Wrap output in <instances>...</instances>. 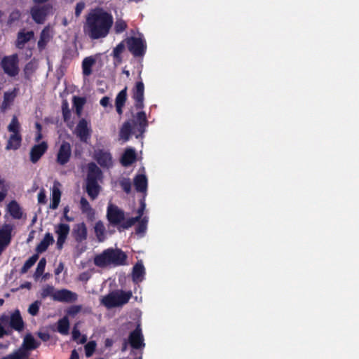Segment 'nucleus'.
I'll list each match as a JSON object with an SVG mask.
<instances>
[{"label": "nucleus", "instance_id": "c85d7f7f", "mask_svg": "<svg viewBox=\"0 0 359 359\" xmlns=\"http://www.w3.org/2000/svg\"><path fill=\"white\" fill-rule=\"evenodd\" d=\"M41 345L40 341H36L31 333L27 334L23 339L22 346L28 350H35Z\"/></svg>", "mask_w": 359, "mask_h": 359}, {"label": "nucleus", "instance_id": "a18cd8bd", "mask_svg": "<svg viewBox=\"0 0 359 359\" xmlns=\"http://www.w3.org/2000/svg\"><path fill=\"white\" fill-rule=\"evenodd\" d=\"M96 348V342L95 341H90L88 342L85 346V353L87 358L90 357L95 352Z\"/></svg>", "mask_w": 359, "mask_h": 359}, {"label": "nucleus", "instance_id": "a211bd4d", "mask_svg": "<svg viewBox=\"0 0 359 359\" xmlns=\"http://www.w3.org/2000/svg\"><path fill=\"white\" fill-rule=\"evenodd\" d=\"M72 236L76 242L80 243L87 239L88 231L84 222L76 224L72 230Z\"/></svg>", "mask_w": 359, "mask_h": 359}, {"label": "nucleus", "instance_id": "3c124183", "mask_svg": "<svg viewBox=\"0 0 359 359\" xmlns=\"http://www.w3.org/2000/svg\"><path fill=\"white\" fill-rule=\"evenodd\" d=\"M120 186L122 189L126 193L130 194L131 191V182L129 178H123L120 181Z\"/></svg>", "mask_w": 359, "mask_h": 359}, {"label": "nucleus", "instance_id": "423d86ee", "mask_svg": "<svg viewBox=\"0 0 359 359\" xmlns=\"http://www.w3.org/2000/svg\"><path fill=\"white\" fill-rule=\"evenodd\" d=\"M19 60L17 54L4 56L1 62V66L5 74L10 76H15L19 73Z\"/></svg>", "mask_w": 359, "mask_h": 359}, {"label": "nucleus", "instance_id": "338daca9", "mask_svg": "<svg viewBox=\"0 0 359 359\" xmlns=\"http://www.w3.org/2000/svg\"><path fill=\"white\" fill-rule=\"evenodd\" d=\"M63 267H64L63 264L60 263L59 265L57 266V267L55 270V273L56 275H59L63 270Z\"/></svg>", "mask_w": 359, "mask_h": 359}, {"label": "nucleus", "instance_id": "4c0bfd02", "mask_svg": "<svg viewBox=\"0 0 359 359\" xmlns=\"http://www.w3.org/2000/svg\"><path fill=\"white\" fill-rule=\"evenodd\" d=\"M133 126L130 121H126L123 123L120 134L123 139L126 141L128 140L130 135L132 133Z\"/></svg>", "mask_w": 359, "mask_h": 359}, {"label": "nucleus", "instance_id": "864d4df0", "mask_svg": "<svg viewBox=\"0 0 359 359\" xmlns=\"http://www.w3.org/2000/svg\"><path fill=\"white\" fill-rule=\"evenodd\" d=\"M41 303L39 301H36L31 304L29 306L28 312L29 314H37Z\"/></svg>", "mask_w": 359, "mask_h": 359}, {"label": "nucleus", "instance_id": "ddd939ff", "mask_svg": "<svg viewBox=\"0 0 359 359\" xmlns=\"http://www.w3.org/2000/svg\"><path fill=\"white\" fill-rule=\"evenodd\" d=\"M78 299V294L67 289H62L55 291L54 301L65 303H74Z\"/></svg>", "mask_w": 359, "mask_h": 359}, {"label": "nucleus", "instance_id": "7c9ffc66", "mask_svg": "<svg viewBox=\"0 0 359 359\" xmlns=\"http://www.w3.org/2000/svg\"><path fill=\"white\" fill-rule=\"evenodd\" d=\"M145 273V269L142 263H137L133 268L132 279L133 282L137 283L142 280Z\"/></svg>", "mask_w": 359, "mask_h": 359}, {"label": "nucleus", "instance_id": "1a4fd4ad", "mask_svg": "<svg viewBox=\"0 0 359 359\" xmlns=\"http://www.w3.org/2000/svg\"><path fill=\"white\" fill-rule=\"evenodd\" d=\"M12 231L13 226L8 224L0 229V256L11 243Z\"/></svg>", "mask_w": 359, "mask_h": 359}, {"label": "nucleus", "instance_id": "4be33fe9", "mask_svg": "<svg viewBox=\"0 0 359 359\" xmlns=\"http://www.w3.org/2000/svg\"><path fill=\"white\" fill-rule=\"evenodd\" d=\"M136 153L134 149L127 148L121 158V163L124 167L131 165L136 161Z\"/></svg>", "mask_w": 359, "mask_h": 359}, {"label": "nucleus", "instance_id": "69168bd1", "mask_svg": "<svg viewBox=\"0 0 359 359\" xmlns=\"http://www.w3.org/2000/svg\"><path fill=\"white\" fill-rule=\"evenodd\" d=\"M69 359H79V353L76 349L72 351Z\"/></svg>", "mask_w": 359, "mask_h": 359}, {"label": "nucleus", "instance_id": "a878e982", "mask_svg": "<svg viewBox=\"0 0 359 359\" xmlns=\"http://www.w3.org/2000/svg\"><path fill=\"white\" fill-rule=\"evenodd\" d=\"M96 62L93 56L85 57L82 61V73L84 76H89L93 73V67Z\"/></svg>", "mask_w": 359, "mask_h": 359}, {"label": "nucleus", "instance_id": "6e6552de", "mask_svg": "<svg viewBox=\"0 0 359 359\" xmlns=\"http://www.w3.org/2000/svg\"><path fill=\"white\" fill-rule=\"evenodd\" d=\"M128 343L134 349H140L145 346L140 324H137L135 329L130 333Z\"/></svg>", "mask_w": 359, "mask_h": 359}, {"label": "nucleus", "instance_id": "4d7b16f0", "mask_svg": "<svg viewBox=\"0 0 359 359\" xmlns=\"http://www.w3.org/2000/svg\"><path fill=\"white\" fill-rule=\"evenodd\" d=\"M81 305H73L69 308L66 314H78L81 311Z\"/></svg>", "mask_w": 359, "mask_h": 359}, {"label": "nucleus", "instance_id": "13d9d810", "mask_svg": "<svg viewBox=\"0 0 359 359\" xmlns=\"http://www.w3.org/2000/svg\"><path fill=\"white\" fill-rule=\"evenodd\" d=\"M38 203L40 204H45L46 203V196L43 189L38 194Z\"/></svg>", "mask_w": 359, "mask_h": 359}, {"label": "nucleus", "instance_id": "f704fd0d", "mask_svg": "<svg viewBox=\"0 0 359 359\" xmlns=\"http://www.w3.org/2000/svg\"><path fill=\"white\" fill-rule=\"evenodd\" d=\"M95 233L97 240L100 242H103L105 240V227L102 221H98L95 223Z\"/></svg>", "mask_w": 359, "mask_h": 359}, {"label": "nucleus", "instance_id": "e433bc0d", "mask_svg": "<svg viewBox=\"0 0 359 359\" xmlns=\"http://www.w3.org/2000/svg\"><path fill=\"white\" fill-rule=\"evenodd\" d=\"M124 41L119 43L113 50L112 56L114 59L118 62L121 63L122 62L121 54L125 50V43Z\"/></svg>", "mask_w": 359, "mask_h": 359}, {"label": "nucleus", "instance_id": "f03ea898", "mask_svg": "<svg viewBox=\"0 0 359 359\" xmlns=\"http://www.w3.org/2000/svg\"><path fill=\"white\" fill-rule=\"evenodd\" d=\"M127 255L118 248H107L94 257L95 266L104 268L109 265L123 266L126 264Z\"/></svg>", "mask_w": 359, "mask_h": 359}, {"label": "nucleus", "instance_id": "412c9836", "mask_svg": "<svg viewBox=\"0 0 359 359\" xmlns=\"http://www.w3.org/2000/svg\"><path fill=\"white\" fill-rule=\"evenodd\" d=\"M102 170L97 167V165L93 163H89L88 164V173L86 177V181H95L97 180L102 177Z\"/></svg>", "mask_w": 359, "mask_h": 359}, {"label": "nucleus", "instance_id": "b1692460", "mask_svg": "<svg viewBox=\"0 0 359 359\" xmlns=\"http://www.w3.org/2000/svg\"><path fill=\"white\" fill-rule=\"evenodd\" d=\"M101 187L97 182L86 181V191L91 200H95L98 196Z\"/></svg>", "mask_w": 359, "mask_h": 359}, {"label": "nucleus", "instance_id": "e2e57ef3", "mask_svg": "<svg viewBox=\"0 0 359 359\" xmlns=\"http://www.w3.org/2000/svg\"><path fill=\"white\" fill-rule=\"evenodd\" d=\"M20 16V13L19 11H15L11 13L9 17L10 22H14L18 20Z\"/></svg>", "mask_w": 359, "mask_h": 359}, {"label": "nucleus", "instance_id": "393cba45", "mask_svg": "<svg viewBox=\"0 0 359 359\" xmlns=\"http://www.w3.org/2000/svg\"><path fill=\"white\" fill-rule=\"evenodd\" d=\"M134 186L137 192L145 193L147 190V178L144 175L139 174L134 177Z\"/></svg>", "mask_w": 359, "mask_h": 359}, {"label": "nucleus", "instance_id": "7ed1b4c3", "mask_svg": "<svg viewBox=\"0 0 359 359\" xmlns=\"http://www.w3.org/2000/svg\"><path fill=\"white\" fill-rule=\"evenodd\" d=\"M131 291L117 290L112 291L102 299V304L108 309L123 306L132 297Z\"/></svg>", "mask_w": 359, "mask_h": 359}, {"label": "nucleus", "instance_id": "bb28decb", "mask_svg": "<svg viewBox=\"0 0 359 359\" xmlns=\"http://www.w3.org/2000/svg\"><path fill=\"white\" fill-rule=\"evenodd\" d=\"M54 243L53 235L48 232L45 234L42 241L36 247V252L37 253H42L48 249L50 245Z\"/></svg>", "mask_w": 359, "mask_h": 359}, {"label": "nucleus", "instance_id": "a19ab883", "mask_svg": "<svg viewBox=\"0 0 359 359\" xmlns=\"http://www.w3.org/2000/svg\"><path fill=\"white\" fill-rule=\"evenodd\" d=\"M55 294V288L52 285H47L41 290V297L46 299L48 297H51L54 300V294Z\"/></svg>", "mask_w": 359, "mask_h": 359}, {"label": "nucleus", "instance_id": "f3484780", "mask_svg": "<svg viewBox=\"0 0 359 359\" xmlns=\"http://www.w3.org/2000/svg\"><path fill=\"white\" fill-rule=\"evenodd\" d=\"M46 142H42L38 144L34 145L30 150V161L33 163H37L48 149Z\"/></svg>", "mask_w": 359, "mask_h": 359}, {"label": "nucleus", "instance_id": "473e14b6", "mask_svg": "<svg viewBox=\"0 0 359 359\" xmlns=\"http://www.w3.org/2000/svg\"><path fill=\"white\" fill-rule=\"evenodd\" d=\"M10 326L16 331L20 332L25 327L22 316H10Z\"/></svg>", "mask_w": 359, "mask_h": 359}, {"label": "nucleus", "instance_id": "8fccbe9b", "mask_svg": "<svg viewBox=\"0 0 359 359\" xmlns=\"http://www.w3.org/2000/svg\"><path fill=\"white\" fill-rule=\"evenodd\" d=\"M14 95L8 93H5L4 95V101L1 104V109L5 110L10 105V103L13 102Z\"/></svg>", "mask_w": 359, "mask_h": 359}, {"label": "nucleus", "instance_id": "dca6fc26", "mask_svg": "<svg viewBox=\"0 0 359 359\" xmlns=\"http://www.w3.org/2000/svg\"><path fill=\"white\" fill-rule=\"evenodd\" d=\"M95 159L102 168H110L112 166V156L109 151L104 149H99L95 153Z\"/></svg>", "mask_w": 359, "mask_h": 359}, {"label": "nucleus", "instance_id": "ea45409f", "mask_svg": "<svg viewBox=\"0 0 359 359\" xmlns=\"http://www.w3.org/2000/svg\"><path fill=\"white\" fill-rule=\"evenodd\" d=\"M36 69V66L35 65L34 62L32 61L29 62L27 63L24 68V74L25 78L27 80H29L31 79V76L34 73V72Z\"/></svg>", "mask_w": 359, "mask_h": 359}, {"label": "nucleus", "instance_id": "58836bf2", "mask_svg": "<svg viewBox=\"0 0 359 359\" xmlns=\"http://www.w3.org/2000/svg\"><path fill=\"white\" fill-rule=\"evenodd\" d=\"M39 258L38 255H34L30 257L24 264L20 269V273L24 274L36 263Z\"/></svg>", "mask_w": 359, "mask_h": 359}, {"label": "nucleus", "instance_id": "0e129e2a", "mask_svg": "<svg viewBox=\"0 0 359 359\" xmlns=\"http://www.w3.org/2000/svg\"><path fill=\"white\" fill-rule=\"evenodd\" d=\"M89 278L90 275L88 272H83L79 276V280L81 281H87Z\"/></svg>", "mask_w": 359, "mask_h": 359}, {"label": "nucleus", "instance_id": "aec40b11", "mask_svg": "<svg viewBox=\"0 0 359 359\" xmlns=\"http://www.w3.org/2000/svg\"><path fill=\"white\" fill-rule=\"evenodd\" d=\"M80 210L83 214H85L86 215L88 220L93 221L95 219V210L91 207L89 202L84 197L81 198Z\"/></svg>", "mask_w": 359, "mask_h": 359}, {"label": "nucleus", "instance_id": "6e6d98bb", "mask_svg": "<svg viewBox=\"0 0 359 359\" xmlns=\"http://www.w3.org/2000/svg\"><path fill=\"white\" fill-rule=\"evenodd\" d=\"M85 8V3L83 1L78 2L75 7V15L76 17H79Z\"/></svg>", "mask_w": 359, "mask_h": 359}, {"label": "nucleus", "instance_id": "5701e85b", "mask_svg": "<svg viewBox=\"0 0 359 359\" xmlns=\"http://www.w3.org/2000/svg\"><path fill=\"white\" fill-rule=\"evenodd\" d=\"M127 87L121 90L116 97L115 107L116 112L121 116L123 114V108L127 100Z\"/></svg>", "mask_w": 359, "mask_h": 359}, {"label": "nucleus", "instance_id": "de8ad7c7", "mask_svg": "<svg viewBox=\"0 0 359 359\" xmlns=\"http://www.w3.org/2000/svg\"><path fill=\"white\" fill-rule=\"evenodd\" d=\"M30 351L31 350L25 349V348L22 346V347L14 351V353L17 359H25L29 356Z\"/></svg>", "mask_w": 359, "mask_h": 359}, {"label": "nucleus", "instance_id": "f8f14e48", "mask_svg": "<svg viewBox=\"0 0 359 359\" xmlns=\"http://www.w3.org/2000/svg\"><path fill=\"white\" fill-rule=\"evenodd\" d=\"M50 8L48 5L33 6L30 11L33 20L37 24H43Z\"/></svg>", "mask_w": 359, "mask_h": 359}, {"label": "nucleus", "instance_id": "37998d69", "mask_svg": "<svg viewBox=\"0 0 359 359\" xmlns=\"http://www.w3.org/2000/svg\"><path fill=\"white\" fill-rule=\"evenodd\" d=\"M128 27L127 23L123 19H117L115 22L114 31L116 34L124 32Z\"/></svg>", "mask_w": 359, "mask_h": 359}, {"label": "nucleus", "instance_id": "6ab92c4d", "mask_svg": "<svg viewBox=\"0 0 359 359\" xmlns=\"http://www.w3.org/2000/svg\"><path fill=\"white\" fill-rule=\"evenodd\" d=\"M146 208V203H145V198L143 197L140 201V207L137 209V216L135 217H130L126 219V222L122 225V227L123 229H129L130 227L133 226L136 222H139Z\"/></svg>", "mask_w": 359, "mask_h": 359}, {"label": "nucleus", "instance_id": "5fc2aeb1", "mask_svg": "<svg viewBox=\"0 0 359 359\" xmlns=\"http://www.w3.org/2000/svg\"><path fill=\"white\" fill-rule=\"evenodd\" d=\"M62 111L64 120L65 121L69 120L71 116V112L67 103L62 104Z\"/></svg>", "mask_w": 359, "mask_h": 359}, {"label": "nucleus", "instance_id": "2f4dec72", "mask_svg": "<svg viewBox=\"0 0 359 359\" xmlns=\"http://www.w3.org/2000/svg\"><path fill=\"white\" fill-rule=\"evenodd\" d=\"M21 142L22 137L20 134H11L6 146V149L17 150L20 148Z\"/></svg>", "mask_w": 359, "mask_h": 359}, {"label": "nucleus", "instance_id": "052dcab7", "mask_svg": "<svg viewBox=\"0 0 359 359\" xmlns=\"http://www.w3.org/2000/svg\"><path fill=\"white\" fill-rule=\"evenodd\" d=\"M37 336L43 341H48L50 339V335L48 332H38Z\"/></svg>", "mask_w": 359, "mask_h": 359}, {"label": "nucleus", "instance_id": "c9c22d12", "mask_svg": "<svg viewBox=\"0 0 359 359\" xmlns=\"http://www.w3.org/2000/svg\"><path fill=\"white\" fill-rule=\"evenodd\" d=\"M69 329V322L68 316H64V318L58 321L57 331L62 334H67Z\"/></svg>", "mask_w": 359, "mask_h": 359}, {"label": "nucleus", "instance_id": "09e8293b", "mask_svg": "<svg viewBox=\"0 0 359 359\" xmlns=\"http://www.w3.org/2000/svg\"><path fill=\"white\" fill-rule=\"evenodd\" d=\"M46 264V260L45 258H42L40 259V261L38 263L37 267L35 271V276L36 278L41 276L43 273L44 272L45 267Z\"/></svg>", "mask_w": 359, "mask_h": 359}, {"label": "nucleus", "instance_id": "603ef678", "mask_svg": "<svg viewBox=\"0 0 359 359\" xmlns=\"http://www.w3.org/2000/svg\"><path fill=\"white\" fill-rule=\"evenodd\" d=\"M138 222L139 223L135 229L136 233L139 234L144 233L147 229V220L145 218H144L142 219H140Z\"/></svg>", "mask_w": 359, "mask_h": 359}, {"label": "nucleus", "instance_id": "680f3d73", "mask_svg": "<svg viewBox=\"0 0 359 359\" xmlns=\"http://www.w3.org/2000/svg\"><path fill=\"white\" fill-rule=\"evenodd\" d=\"M43 33H44V30L42 32V33L41 34L40 39L39 40V41L37 43L38 48L40 50L43 49L46 45V41L43 39Z\"/></svg>", "mask_w": 359, "mask_h": 359}, {"label": "nucleus", "instance_id": "774afa93", "mask_svg": "<svg viewBox=\"0 0 359 359\" xmlns=\"http://www.w3.org/2000/svg\"><path fill=\"white\" fill-rule=\"evenodd\" d=\"M1 359H17L15 355V353H12L11 354H8L3 358H1Z\"/></svg>", "mask_w": 359, "mask_h": 359}, {"label": "nucleus", "instance_id": "72a5a7b5", "mask_svg": "<svg viewBox=\"0 0 359 359\" xmlns=\"http://www.w3.org/2000/svg\"><path fill=\"white\" fill-rule=\"evenodd\" d=\"M60 197H61L60 190L58 188L54 187L53 188V191H52L51 202L49 205L50 209L55 210L57 208L60 201Z\"/></svg>", "mask_w": 359, "mask_h": 359}, {"label": "nucleus", "instance_id": "0eeeda50", "mask_svg": "<svg viewBox=\"0 0 359 359\" xmlns=\"http://www.w3.org/2000/svg\"><path fill=\"white\" fill-rule=\"evenodd\" d=\"M144 85L142 80L137 81L132 89V98L135 101L136 109H142L144 104Z\"/></svg>", "mask_w": 359, "mask_h": 359}, {"label": "nucleus", "instance_id": "c03bdc74", "mask_svg": "<svg viewBox=\"0 0 359 359\" xmlns=\"http://www.w3.org/2000/svg\"><path fill=\"white\" fill-rule=\"evenodd\" d=\"M72 339L74 341H76L79 344H84L87 341V338L85 335L81 337V332L80 331L76 329V327H74L72 330Z\"/></svg>", "mask_w": 359, "mask_h": 359}, {"label": "nucleus", "instance_id": "4468645a", "mask_svg": "<svg viewBox=\"0 0 359 359\" xmlns=\"http://www.w3.org/2000/svg\"><path fill=\"white\" fill-rule=\"evenodd\" d=\"M70 227L67 224L60 223L57 225L55 229V233H57V243L56 247L58 250H62L64 243L69 233Z\"/></svg>", "mask_w": 359, "mask_h": 359}, {"label": "nucleus", "instance_id": "79ce46f5", "mask_svg": "<svg viewBox=\"0 0 359 359\" xmlns=\"http://www.w3.org/2000/svg\"><path fill=\"white\" fill-rule=\"evenodd\" d=\"M8 131L13 134H20V123L16 116H13L8 126Z\"/></svg>", "mask_w": 359, "mask_h": 359}, {"label": "nucleus", "instance_id": "c756f323", "mask_svg": "<svg viewBox=\"0 0 359 359\" xmlns=\"http://www.w3.org/2000/svg\"><path fill=\"white\" fill-rule=\"evenodd\" d=\"M7 208L8 212L13 218L16 219H20L22 218V211L16 201H11L8 203Z\"/></svg>", "mask_w": 359, "mask_h": 359}, {"label": "nucleus", "instance_id": "49530a36", "mask_svg": "<svg viewBox=\"0 0 359 359\" xmlns=\"http://www.w3.org/2000/svg\"><path fill=\"white\" fill-rule=\"evenodd\" d=\"M85 102H86V100L83 97H74V105L76 107V111L77 114H80Z\"/></svg>", "mask_w": 359, "mask_h": 359}, {"label": "nucleus", "instance_id": "9b49d317", "mask_svg": "<svg viewBox=\"0 0 359 359\" xmlns=\"http://www.w3.org/2000/svg\"><path fill=\"white\" fill-rule=\"evenodd\" d=\"M91 128L88 126L87 121L85 118H81L75 129L76 136L81 142L87 143L91 137Z\"/></svg>", "mask_w": 359, "mask_h": 359}, {"label": "nucleus", "instance_id": "bf43d9fd", "mask_svg": "<svg viewBox=\"0 0 359 359\" xmlns=\"http://www.w3.org/2000/svg\"><path fill=\"white\" fill-rule=\"evenodd\" d=\"M100 104L104 107H107L108 106L110 107V108H112L113 107V105L111 104H110V99L109 97L107 96H104L103 97L100 101Z\"/></svg>", "mask_w": 359, "mask_h": 359}, {"label": "nucleus", "instance_id": "9d476101", "mask_svg": "<svg viewBox=\"0 0 359 359\" xmlns=\"http://www.w3.org/2000/svg\"><path fill=\"white\" fill-rule=\"evenodd\" d=\"M72 149L68 142L63 141L58 149L56 161L60 165L67 164L71 158Z\"/></svg>", "mask_w": 359, "mask_h": 359}, {"label": "nucleus", "instance_id": "39448f33", "mask_svg": "<svg viewBox=\"0 0 359 359\" xmlns=\"http://www.w3.org/2000/svg\"><path fill=\"white\" fill-rule=\"evenodd\" d=\"M128 50L135 57H143L147 50L146 41L140 37L130 36L125 40Z\"/></svg>", "mask_w": 359, "mask_h": 359}, {"label": "nucleus", "instance_id": "cd10ccee", "mask_svg": "<svg viewBox=\"0 0 359 359\" xmlns=\"http://www.w3.org/2000/svg\"><path fill=\"white\" fill-rule=\"evenodd\" d=\"M33 36L34 32L32 31L27 32H25L23 30L20 31L18 34L16 46L18 48H22L25 44L29 41Z\"/></svg>", "mask_w": 359, "mask_h": 359}, {"label": "nucleus", "instance_id": "f257e3e1", "mask_svg": "<svg viewBox=\"0 0 359 359\" xmlns=\"http://www.w3.org/2000/svg\"><path fill=\"white\" fill-rule=\"evenodd\" d=\"M113 24L111 13L101 7H96L86 15L83 30L90 39L97 40L107 37Z\"/></svg>", "mask_w": 359, "mask_h": 359}, {"label": "nucleus", "instance_id": "20e7f679", "mask_svg": "<svg viewBox=\"0 0 359 359\" xmlns=\"http://www.w3.org/2000/svg\"><path fill=\"white\" fill-rule=\"evenodd\" d=\"M107 219L113 226H117L118 231L121 232L123 229L122 225L126 222L125 212L117 205L109 203L107 209Z\"/></svg>", "mask_w": 359, "mask_h": 359}, {"label": "nucleus", "instance_id": "2eb2a0df", "mask_svg": "<svg viewBox=\"0 0 359 359\" xmlns=\"http://www.w3.org/2000/svg\"><path fill=\"white\" fill-rule=\"evenodd\" d=\"M133 124L135 131L138 132L140 135L143 134L148 126V121L145 112L143 111L137 112L134 116Z\"/></svg>", "mask_w": 359, "mask_h": 359}]
</instances>
